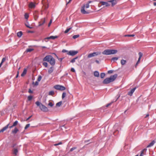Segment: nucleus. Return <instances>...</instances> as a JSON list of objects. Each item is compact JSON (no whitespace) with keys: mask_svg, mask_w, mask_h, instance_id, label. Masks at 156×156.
<instances>
[{"mask_svg":"<svg viewBox=\"0 0 156 156\" xmlns=\"http://www.w3.org/2000/svg\"><path fill=\"white\" fill-rule=\"evenodd\" d=\"M95 62L97 63L98 64H99V61L98 60H96L95 61Z\"/></svg>","mask_w":156,"mask_h":156,"instance_id":"obj_63","label":"nucleus"},{"mask_svg":"<svg viewBox=\"0 0 156 156\" xmlns=\"http://www.w3.org/2000/svg\"><path fill=\"white\" fill-rule=\"evenodd\" d=\"M19 131V130L16 127H15L14 129L12 130V133L13 134H16Z\"/></svg>","mask_w":156,"mask_h":156,"instance_id":"obj_17","label":"nucleus"},{"mask_svg":"<svg viewBox=\"0 0 156 156\" xmlns=\"http://www.w3.org/2000/svg\"><path fill=\"white\" fill-rule=\"evenodd\" d=\"M51 39V38H50V37H47L46 38H45L44 39V40H45V39Z\"/></svg>","mask_w":156,"mask_h":156,"instance_id":"obj_62","label":"nucleus"},{"mask_svg":"<svg viewBox=\"0 0 156 156\" xmlns=\"http://www.w3.org/2000/svg\"><path fill=\"white\" fill-rule=\"evenodd\" d=\"M126 62V61L124 59H122L121 61V63L122 65L125 64Z\"/></svg>","mask_w":156,"mask_h":156,"instance_id":"obj_28","label":"nucleus"},{"mask_svg":"<svg viewBox=\"0 0 156 156\" xmlns=\"http://www.w3.org/2000/svg\"><path fill=\"white\" fill-rule=\"evenodd\" d=\"M25 18L26 19H28V17H29V15L28 14L26 13L24 15Z\"/></svg>","mask_w":156,"mask_h":156,"instance_id":"obj_47","label":"nucleus"},{"mask_svg":"<svg viewBox=\"0 0 156 156\" xmlns=\"http://www.w3.org/2000/svg\"><path fill=\"white\" fill-rule=\"evenodd\" d=\"M9 125V124L0 130V133L1 132H3L4 131L6 130L8 128Z\"/></svg>","mask_w":156,"mask_h":156,"instance_id":"obj_15","label":"nucleus"},{"mask_svg":"<svg viewBox=\"0 0 156 156\" xmlns=\"http://www.w3.org/2000/svg\"><path fill=\"white\" fill-rule=\"evenodd\" d=\"M78 53V51H70L67 53V54L71 56H74Z\"/></svg>","mask_w":156,"mask_h":156,"instance_id":"obj_7","label":"nucleus"},{"mask_svg":"<svg viewBox=\"0 0 156 156\" xmlns=\"http://www.w3.org/2000/svg\"><path fill=\"white\" fill-rule=\"evenodd\" d=\"M62 101H59V102H58L57 103H56V106H58V107L60 106L62 104Z\"/></svg>","mask_w":156,"mask_h":156,"instance_id":"obj_29","label":"nucleus"},{"mask_svg":"<svg viewBox=\"0 0 156 156\" xmlns=\"http://www.w3.org/2000/svg\"><path fill=\"white\" fill-rule=\"evenodd\" d=\"M18 123V121H15L13 124V126H15Z\"/></svg>","mask_w":156,"mask_h":156,"instance_id":"obj_41","label":"nucleus"},{"mask_svg":"<svg viewBox=\"0 0 156 156\" xmlns=\"http://www.w3.org/2000/svg\"><path fill=\"white\" fill-rule=\"evenodd\" d=\"M71 71L73 72H75V70L74 68H72L71 69Z\"/></svg>","mask_w":156,"mask_h":156,"instance_id":"obj_51","label":"nucleus"},{"mask_svg":"<svg viewBox=\"0 0 156 156\" xmlns=\"http://www.w3.org/2000/svg\"><path fill=\"white\" fill-rule=\"evenodd\" d=\"M136 89V87H135L134 88L132 89L130 91H129L128 93V94L130 96H132L133 95V93L134 92L135 90Z\"/></svg>","mask_w":156,"mask_h":156,"instance_id":"obj_10","label":"nucleus"},{"mask_svg":"<svg viewBox=\"0 0 156 156\" xmlns=\"http://www.w3.org/2000/svg\"><path fill=\"white\" fill-rule=\"evenodd\" d=\"M119 132L118 130H116L113 133V134L114 136H116L118 133Z\"/></svg>","mask_w":156,"mask_h":156,"instance_id":"obj_34","label":"nucleus"},{"mask_svg":"<svg viewBox=\"0 0 156 156\" xmlns=\"http://www.w3.org/2000/svg\"><path fill=\"white\" fill-rule=\"evenodd\" d=\"M5 60H6V58L5 57L3 58L2 59V61L1 62L3 64V63L5 61Z\"/></svg>","mask_w":156,"mask_h":156,"instance_id":"obj_48","label":"nucleus"},{"mask_svg":"<svg viewBox=\"0 0 156 156\" xmlns=\"http://www.w3.org/2000/svg\"><path fill=\"white\" fill-rule=\"evenodd\" d=\"M25 25L28 28H29L30 29H31L32 28V27H30V26L29 25H27V24H25Z\"/></svg>","mask_w":156,"mask_h":156,"instance_id":"obj_50","label":"nucleus"},{"mask_svg":"<svg viewBox=\"0 0 156 156\" xmlns=\"http://www.w3.org/2000/svg\"><path fill=\"white\" fill-rule=\"evenodd\" d=\"M51 23H52V20H51L50 21V22H49V23L48 24V27H49L50 26Z\"/></svg>","mask_w":156,"mask_h":156,"instance_id":"obj_57","label":"nucleus"},{"mask_svg":"<svg viewBox=\"0 0 156 156\" xmlns=\"http://www.w3.org/2000/svg\"><path fill=\"white\" fill-rule=\"evenodd\" d=\"M18 152V150L17 148H15L13 151V154H15V155H17V154Z\"/></svg>","mask_w":156,"mask_h":156,"instance_id":"obj_20","label":"nucleus"},{"mask_svg":"<svg viewBox=\"0 0 156 156\" xmlns=\"http://www.w3.org/2000/svg\"><path fill=\"white\" fill-rule=\"evenodd\" d=\"M78 58V57H76L73 58L71 61L70 62L72 63H74L75 62V60L77 59Z\"/></svg>","mask_w":156,"mask_h":156,"instance_id":"obj_30","label":"nucleus"},{"mask_svg":"<svg viewBox=\"0 0 156 156\" xmlns=\"http://www.w3.org/2000/svg\"><path fill=\"white\" fill-rule=\"evenodd\" d=\"M94 75L95 76L99 77V73L98 71H96L94 73Z\"/></svg>","mask_w":156,"mask_h":156,"instance_id":"obj_19","label":"nucleus"},{"mask_svg":"<svg viewBox=\"0 0 156 156\" xmlns=\"http://www.w3.org/2000/svg\"><path fill=\"white\" fill-rule=\"evenodd\" d=\"M27 72V70L26 69H24L23 73L21 74L22 76H23L26 74Z\"/></svg>","mask_w":156,"mask_h":156,"instance_id":"obj_21","label":"nucleus"},{"mask_svg":"<svg viewBox=\"0 0 156 156\" xmlns=\"http://www.w3.org/2000/svg\"><path fill=\"white\" fill-rule=\"evenodd\" d=\"M54 88L57 90H59L62 91L66 89V87L64 86L59 85H57L54 86Z\"/></svg>","mask_w":156,"mask_h":156,"instance_id":"obj_6","label":"nucleus"},{"mask_svg":"<svg viewBox=\"0 0 156 156\" xmlns=\"http://www.w3.org/2000/svg\"><path fill=\"white\" fill-rule=\"evenodd\" d=\"M43 61L48 62L52 66H54L55 64V59L51 55L46 56L43 58Z\"/></svg>","mask_w":156,"mask_h":156,"instance_id":"obj_2","label":"nucleus"},{"mask_svg":"<svg viewBox=\"0 0 156 156\" xmlns=\"http://www.w3.org/2000/svg\"><path fill=\"white\" fill-rule=\"evenodd\" d=\"M138 55H139V58L138 59V60L137 61L135 65V66L136 67L137 65L139 64V63L140 62V59L141 58V57L143 55V54L141 52H139V53Z\"/></svg>","mask_w":156,"mask_h":156,"instance_id":"obj_9","label":"nucleus"},{"mask_svg":"<svg viewBox=\"0 0 156 156\" xmlns=\"http://www.w3.org/2000/svg\"><path fill=\"white\" fill-rule=\"evenodd\" d=\"M75 118H76V116H74V117H73L70 118V119H69L68 120V121H71L73 119Z\"/></svg>","mask_w":156,"mask_h":156,"instance_id":"obj_52","label":"nucleus"},{"mask_svg":"<svg viewBox=\"0 0 156 156\" xmlns=\"http://www.w3.org/2000/svg\"><path fill=\"white\" fill-rule=\"evenodd\" d=\"M118 76V75L115 74L109 77L105 78L102 81V83L104 84H108L114 81Z\"/></svg>","mask_w":156,"mask_h":156,"instance_id":"obj_1","label":"nucleus"},{"mask_svg":"<svg viewBox=\"0 0 156 156\" xmlns=\"http://www.w3.org/2000/svg\"><path fill=\"white\" fill-rule=\"evenodd\" d=\"M38 82L39 81H36L35 82V85H36V86H37L38 85Z\"/></svg>","mask_w":156,"mask_h":156,"instance_id":"obj_56","label":"nucleus"},{"mask_svg":"<svg viewBox=\"0 0 156 156\" xmlns=\"http://www.w3.org/2000/svg\"><path fill=\"white\" fill-rule=\"evenodd\" d=\"M28 92L32 94L33 93V92L30 89H29L28 90Z\"/></svg>","mask_w":156,"mask_h":156,"instance_id":"obj_54","label":"nucleus"},{"mask_svg":"<svg viewBox=\"0 0 156 156\" xmlns=\"http://www.w3.org/2000/svg\"><path fill=\"white\" fill-rule=\"evenodd\" d=\"M45 22V18H44V19H42L41 20V21L39 22V25L38 26L40 27L42 25H43Z\"/></svg>","mask_w":156,"mask_h":156,"instance_id":"obj_11","label":"nucleus"},{"mask_svg":"<svg viewBox=\"0 0 156 156\" xmlns=\"http://www.w3.org/2000/svg\"><path fill=\"white\" fill-rule=\"evenodd\" d=\"M79 37V34H78V35H74L73 37V39H76V38H77V37Z\"/></svg>","mask_w":156,"mask_h":156,"instance_id":"obj_39","label":"nucleus"},{"mask_svg":"<svg viewBox=\"0 0 156 156\" xmlns=\"http://www.w3.org/2000/svg\"><path fill=\"white\" fill-rule=\"evenodd\" d=\"M66 93L65 92H63L62 95V98L63 99L66 96Z\"/></svg>","mask_w":156,"mask_h":156,"instance_id":"obj_42","label":"nucleus"},{"mask_svg":"<svg viewBox=\"0 0 156 156\" xmlns=\"http://www.w3.org/2000/svg\"><path fill=\"white\" fill-rule=\"evenodd\" d=\"M72 0H69V1L66 3V5H67Z\"/></svg>","mask_w":156,"mask_h":156,"instance_id":"obj_60","label":"nucleus"},{"mask_svg":"<svg viewBox=\"0 0 156 156\" xmlns=\"http://www.w3.org/2000/svg\"><path fill=\"white\" fill-rule=\"evenodd\" d=\"M58 37V36H50V38H51V39H54L55 38H57Z\"/></svg>","mask_w":156,"mask_h":156,"instance_id":"obj_31","label":"nucleus"},{"mask_svg":"<svg viewBox=\"0 0 156 156\" xmlns=\"http://www.w3.org/2000/svg\"><path fill=\"white\" fill-rule=\"evenodd\" d=\"M35 104L38 106L39 107V108H40V106H41V105H42V104H41V102L38 101H37L35 102Z\"/></svg>","mask_w":156,"mask_h":156,"instance_id":"obj_26","label":"nucleus"},{"mask_svg":"<svg viewBox=\"0 0 156 156\" xmlns=\"http://www.w3.org/2000/svg\"><path fill=\"white\" fill-rule=\"evenodd\" d=\"M71 29V27H70L69 28H67L66 30L65 31L64 33H67L69 30Z\"/></svg>","mask_w":156,"mask_h":156,"instance_id":"obj_35","label":"nucleus"},{"mask_svg":"<svg viewBox=\"0 0 156 156\" xmlns=\"http://www.w3.org/2000/svg\"><path fill=\"white\" fill-rule=\"evenodd\" d=\"M120 95H118L116 97V99L115 100V101H113L112 102H111L109 103H108V104L106 105V107H108V106L112 104V103H113V102H115L116 101H117V100L118 99V98H119L120 97Z\"/></svg>","mask_w":156,"mask_h":156,"instance_id":"obj_14","label":"nucleus"},{"mask_svg":"<svg viewBox=\"0 0 156 156\" xmlns=\"http://www.w3.org/2000/svg\"><path fill=\"white\" fill-rule=\"evenodd\" d=\"M113 70H109L108 71V73L109 74L112 73L113 72Z\"/></svg>","mask_w":156,"mask_h":156,"instance_id":"obj_49","label":"nucleus"},{"mask_svg":"<svg viewBox=\"0 0 156 156\" xmlns=\"http://www.w3.org/2000/svg\"><path fill=\"white\" fill-rule=\"evenodd\" d=\"M54 70V67L53 66H52L50 67L48 70V73L49 74H51L52 73Z\"/></svg>","mask_w":156,"mask_h":156,"instance_id":"obj_13","label":"nucleus"},{"mask_svg":"<svg viewBox=\"0 0 156 156\" xmlns=\"http://www.w3.org/2000/svg\"><path fill=\"white\" fill-rule=\"evenodd\" d=\"M32 116V115H31L30 116H29L28 118L26 119V121H28V120H29Z\"/></svg>","mask_w":156,"mask_h":156,"instance_id":"obj_58","label":"nucleus"},{"mask_svg":"<svg viewBox=\"0 0 156 156\" xmlns=\"http://www.w3.org/2000/svg\"><path fill=\"white\" fill-rule=\"evenodd\" d=\"M106 2L101 1L100 2V3L101 4V5H105L106 4Z\"/></svg>","mask_w":156,"mask_h":156,"instance_id":"obj_40","label":"nucleus"},{"mask_svg":"<svg viewBox=\"0 0 156 156\" xmlns=\"http://www.w3.org/2000/svg\"><path fill=\"white\" fill-rule=\"evenodd\" d=\"M30 126V124H27L24 128L25 129H27Z\"/></svg>","mask_w":156,"mask_h":156,"instance_id":"obj_46","label":"nucleus"},{"mask_svg":"<svg viewBox=\"0 0 156 156\" xmlns=\"http://www.w3.org/2000/svg\"><path fill=\"white\" fill-rule=\"evenodd\" d=\"M33 98V97L32 96H29L28 97V99L29 101H31Z\"/></svg>","mask_w":156,"mask_h":156,"instance_id":"obj_44","label":"nucleus"},{"mask_svg":"<svg viewBox=\"0 0 156 156\" xmlns=\"http://www.w3.org/2000/svg\"><path fill=\"white\" fill-rule=\"evenodd\" d=\"M29 6L30 8H33L35 7V5L34 3L33 2H31L29 4Z\"/></svg>","mask_w":156,"mask_h":156,"instance_id":"obj_16","label":"nucleus"},{"mask_svg":"<svg viewBox=\"0 0 156 156\" xmlns=\"http://www.w3.org/2000/svg\"><path fill=\"white\" fill-rule=\"evenodd\" d=\"M34 16L35 20H37L38 18V13L37 11H35L34 12Z\"/></svg>","mask_w":156,"mask_h":156,"instance_id":"obj_12","label":"nucleus"},{"mask_svg":"<svg viewBox=\"0 0 156 156\" xmlns=\"http://www.w3.org/2000/svg\"><path fill=\"white\" fill-rule=\"evenodd\" d=\"M33 50H34V49H32V48H28V49H27L26 51H25L24 53L31 52V51H33Z\"/></svg>","mask_w":156,"mask_h":156,"instance_id":"obj_22","label":"nucleus"},{"mask_svg":"<svg viewBox=\"0 0 156 156\" xmlns=\"http://www.w3.org/2000/svg\"><path fill=\"white\" fill-rule=\"evenodd\" d=\"M42 64L45 67H48V64L47 62H44Z\"/></svg>","mask_w":156,"mask_h":156,"instance_id":"obj_36","label":"nucleus"},{"mask_svg":"<svg viewBox=\"0 0 156 156\" xmlns=\"http://www.w3.org/2000/svg\"><path fill=\"white\" fill-rule=\"evenodd\" d=\"M54 94V92L53 90L50 91L48 93V95H49L53 96Z\"/></svg>","mask_w":156,"mask_h":156,"instance_id":"obj_25","label":"nucleus"},{"mask_svg":"<svg viewBox=\"0 0 156 156\" xmlns=\"http://www.w3.org/2000/svg\"><path fill=\"white\" fill-rule=\"evenodd\" d=\"M118 59V58H117V57H113V58H112V60H113V61H116Z\"/></svg>","mask_w":156,"mask_h":156,"instance_id":"obj_43","label":"nucleus"},{"mask_svg":"<svg viewBox=\"0 0 156 156\" xmlns=\"http://www.w3.org/2000/svg\"><path fill=\"white\" fill-rule=\"evenodd\" d=\"M76 148H77V147H73L72 148H71V149H70L69 151L72 152V151H73V150L76 149Z\"/></svg>","mask_w":156,"mask_h":156,"instance_id":"obj_37","label":"nucleus"},{"mask_svg":"<svg viewBox=\"0 0 156 156\" xmlns=\"http://www.w3.org/2000/svg\"><path fill=\"white\" fill-rule=\"evenodd\" d=\"M42 77L41 76L39 75L38 76V79L37 80V81H40Z\"/></svg>","mask_w":156,"mask_h":156,"instance_id":"obj_45","label":"nucleus"},{"mask_svg":"<svg viewBox=\"0 0 156 156\" xmlns=\"http://www.w3.org/2000/svg\"><path fill=\"white\" fill-rule=\"evenodd\" d=\"M117 3V1L116 0H113L112 2V6H113L114 5H115Z\"/></svg>","mask_w":156,"mask_h":156,"instance_id":"obj_27","label":"nucleus"},{"mask_svg":"<svg viewBox=\"0 0 156 156\" xmlns=\"http://www.w3.org/2000/svg\"><path fill=\"white\" fill-rule=\"evenodd\" d=\"M62 52L63 53H65V52H67V53L68 52H69V51H68L66 50H65V49H63L62 50Z\"/></svg>","mask_w":156,"mask_h":156,"instance_id":"obj_53","label":"nucleus"},{"mask_svg":"<svg viewBox=\"0 0 156 156\" xmlns=\"http://www.w3.org/2000/svg\"><path fill=\"white\" fill-rule=\"evenodd\" d=\"M18 76H19V72L18 71L17 74L16 75V76L15 78H17L18 77Z\"/></svg>","mask_w":156,"mask_h":156,"instance_id":"obj_61","label":"nucleus"},{"mask_svg":"<svg viewBox=\"0 0 156 156\" xmlns=\"http://www.w3.org/2000/svg\"><path fill=\"white\" fill-rule=\"evenodd\" d=\"M101 53V52L100 51H98L96 52H94L92 53H91L87 56L88 58H90L96 56L98 55H100Z\"/></svg>","mask_w":156,"mask_h":156,"instance_id":"obj_5","label":"nucleus"},{"mask_svg":"<svg viewBox=\"0 0 156 156\" xmlns=\"http://www.w3.org/2000/svg\"><path fill=\"white\" fill-rule=\"evenodd\" d=\"M13 127H14V126H13V125H12V126H9V128L11 129V128H12Z\"/></svg>","mask_w":156,"mask_h":156,"instance_id":"obj_64","label":"nucleus"},{"mask_svg":"<svg viewBox=\"0 0 156 156\" xmlns=\"http://www.w3.org/2000/svg\"><path fill=\"white\" fill-rule=\"evenodd\" d=\"M22 34L23 33L22 31H19L17 33V36L19 37H21Z\"/></svg>","mask_w":156,"mask_h":156,"instance_id":"obj_23","label":"nucleus"},{"mask_svg":"<svg viewBox=\"0 0 156 156\" xmlns=\"http://www.w3.org/2000/svg\"><path fill=\"white\" fill-rule=\"evenodd\" d=\"M105 76V74L104 73H101L100 74V77L101 79H103Z\"/></svg>","mask_w":156,"mask_h":156,"instance_id":"obj_24","label":"nucleus"},{"mask_svg":"<svg viewBox=\"0 0 156 156\" xmlns=\"http://www.w3.org/2000/svg\"><path fill=\"white\" fill-rule=\"evenodd\" d=\"M135 36L134 34H127L124 36L125 37H133Z\"/></svg>","mask_w":156,"mask_h":156,"instance_id":"obj_32","label":"nucleus"},{"mask_svg":"<svg viewBox=\"0 0 156 156\" xmlns=\"http://www.w3.org/2000/svg\"><path fill=\"white\" fill-rule=\"evenodd\" d=\"M155 143V141L153 140L147 146V147L148 148L154 145Z\"/></svg>","mask_w":156,"mask_h":156,"instance_id":"obj_18","label":"nucleus"},{"mask_svg":"<svg viewBox=\"0 0 156 156\" xmlns=\"http://www.w3.org/2000/svg\"><path fill=\"white\" fill-rule=\"evenodd\" d=\"M40 108L41 111L43 112H47L48 111V108L42 104L41 106H40Z\"/></svg>","mask_w":156,"mask_h":156,"instance_id":"obj_8","label":"nucleus"},{"mask_svg":"<svg viewBox=\"0 0 156 156\" xmlns=\"http://www.w3.org/2000/svg\"><path fill=\"white\" fill-rule=\"evenodd\" d=\"M143 156V151H141V153H140V156Z\"/></svg>","mask_w":156,"mask_h":156,"instance_id":"obj_59","label":"nucleus"},{"mask_svg":"<svg viewBox=\"0 0 156 156\" xmlns=\"http://www.w3.org/2000/svg\"><path fill=\"white\" fill-rule=\"evenodd\" d=\"M54 105V104H53L52 102L49 101V103L48 104V105L49 106H50L51 107H52Z\"/></svg>","mask_w":156,"mask_h":156,"instance_id":"obj_38","label":"nucleus"},{"mask_svg":"<svg viewBox=\"0 0 156 156\" xmlns=\"http://www.w3.org/2000/svg\"><path fill=\"white\" fill-rule=\"evenodd\" d=\"M56 56L57 58L59 60L60 62H61L63 60V59L64 58H59L55 54H54Z\"/></svg>","mask_w":156,"mask_h":156,"instance_id":"obj_33","label":"nucleus"},{"mask_svg":"<svg viewBox=\"0 0 156 156\" xmlns=\"http://www.w3.org/2000/svg\"><path fill=\"white\" fill-rule=\"evenodd\" d=\"M118 52L116 50L106 49L102 52V54L104 55H109L116 54Z\"/></svg>","mask_w":156,"mask_h":156,"instance_id":"obj_3","label":"nucleus"},{"mask_svg":"<svg viewBox=\"0 0 156 156\" xmlns=\"http://www.w3.org/2000/svg\"><path fill=\"white\" fill-rule=\"evenodd\" d=\"M105 5L106 7H108L110 5L108 4V2H107L106 4Z\"/></svg>","mask_w":156,"mask_h":156,"instance_id":"obj_55","label":"nucleus"},{"mask_svg":"<svg viewBox=\"0 0 156 156\" xmlns=\"http://www.w3.org/2000/svg\"><path fill=\"white\" fill-rule=\"evenodd\" d=\"M90 5L88 3H87L85 5H84L81 7V12L83 14H89L90 12L88 11L85 10V8L86 9L88 8L89 7Z\"/></svg>","mask_w":156,"mask_h":156,"instance_id":"obj_4","label":"nucleus"}]
</instances>
